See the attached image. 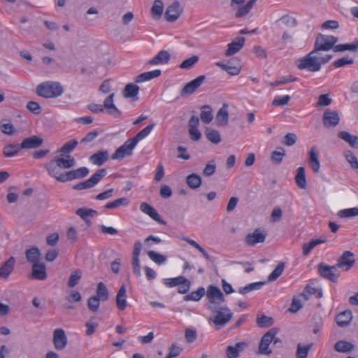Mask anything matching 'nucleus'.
<instances>
[{"mask_svg":"<svg viewBox=\"0 0 358 358\" xmlns=\"http://www.w3.org/2000/svg\"><path fill=\"white\" fill-rule=\"evenodd\" d=\"M332 58L331 55L322 56L320 52L312 50L306 56L297 59L296 66L300 70L317 72L321 70L322 66L327 64Z\"/></svg>","mask_w":358,"mask_h":358,"instance_id":"nucleus-1","label":"nucleus"},{"mask_svg":"<svg viewBox=\"0 0 358 358\" xmlns=\"http://www.w3.org/2000/svg\"><path fill=\"white\" fill-rule=\"evenodd\" d=\"M76 164L75 159L67 155L64 157H57L50 160L45 164L48 174L58 181L59 177L62 175L60 169H67L73 167Z\"/></svg>","mask_w":358,"mask_h":358,"instance_id":"nucleus-2","label":"nucleus"},{"mask_svg":"<svg viewBox=\"0 0 358 358\" xmlns=\"http://www.w3.org/2000/svg\"><path fill=\"white\" fill-rule=\"evenodd\" d=\"M114 96L115 94L112 93L106 98L103 105L90 103L87 106V108L93 113H101L106 109L108 114L119 117L121 116L122 113L114 104Z\"/></svg>","mask_w":358,"mask_h":358,"instance_id":"nucleus-3","label":"nucleus"},{"mask_svg":"<svg viewBox=\"0 0 358 358\" xmlns=\"http://www.w3.org/2000/svg\"><path fill=\"white\" fill-rule=\"evenodd\" d=\"M63 92L64 88L58 82L48 81L42 83L36 87L37 94L45 99L58 97Z\"/></svg>","mask_w":358,"mask_h":358,"instance_id":"nucleus-4","label":"nucleus"},{"mask_svg":"<svg viewBox=\"0 0 358 358\" xmlns=\"http://www.w3.org/2000/svg\"><path fill=\"white\" fill-rule=\"evenodd\" d=\"M206 296L208 302L206 304V307L210 311H215L216 307L224 301V296L221 290L212 285L207 289Z\"/></svg>","mask_w":358,"mask_h":358,"instance_id":"nucleus-5","label":"nucleus"},{"mask_svg":"<svg viewBox=\"0 0 358 358\" xmlns=\"http://www.w3.org/2000/svg\"><path fill=\"white\" fill-rule=\"evenodd\" d=\"M215 313L214 317H211L209 320L215 326L219 329L226 325L232 318L233 313L227 306H217L215 311H211Z\"/></svg>","mask_w":358,"mask_h":358,"instance_id":"nucleus-6","label":"nucleus"},{"mask_svg":"<svg viewBox=\"0 0 358 358\" xmlns=\"http://www.w3.org/2000/svg\"><path fill=\"white\" fill-rule=\"evenodd\" d=\"M338 40L336 36L319 34L315 38L313 50L316 52L329 51L332 49Z\"/></svg>","mask_w":358,"mask_h":358,"instance_id":"nucleus-7","label":"nucleus"},{"mask_svg":"<svg viewBox=\"0 0 358 358\" xmlns=\"http://www.w3.org/2000/svg\"><path fill=\"white\" fill-rule=\"evenodd\" d=\"M277 329L272 328L263 335L259 343L258 354L269 356L273 353L270 345L273 340L274 334H277Z\"/></svg>","mask_w":358,"mask_h":358,"instance_id":"nucleus-8","label":"nucleus"},{"mask_svg":"<svg viewBox=\"0 0 358 358\" xmlns=\"http://www.w3.org/2000/svg\"><path fill=\"white\" fill-rule=\"evenodd\" d=\"M107 171L105 169L97 170L89 179L73 186V189L82 190L94 187L103 178Z\"/></svg>","mask_w":358,"mask_h":358,"instance_id":"nucleus-9","label":"nucleus"},{"mask_svg":"<svg viewBox=\"0 0 358 358\" xmlns=\"http://www.w3.org/2000/svg\"><path fill=\"white\" fill-rule=\"evenodd\" d=\"M137 143L131 138L124 142V143L118 148L112 155V159L122 160L125 156L132 155L133 150L136 146Z\"/></svg>","mask_w":358,"mask_h":358,"instance_id":"nucleus-10","label":"nucleus"},{"mask_svg":"<svg viewBox=\"0 0 358 358\" xmlns=\"http://www.w3.org/2000/svg\"><path fill=\"white\" fill-rule=\"evenodd\" d=\"M317 271L322 278L333 282H336L339 276L336 264L334 266H329L323 262L320 263L317 266Z\"/></svg>","mask_w":358,"mask_h":358,"instance_id":"nucleus-11","label":"nucleus"},{"mask_svg":"<svg viewBox=\"0 0 358 358\" xmlns=\"http://www.w3.org/2000/svg\"><path fill=\"white\" fill-rule=\"evenodd\" d=\"M90 171L87 167H80L77 169L66 171L58 178V182H66L76 179L83 178L87 176Z\"/></svg>","mask_w":358,"mask_h":358,"instance_id":"nucleus-12","label":"nucleus"},{"mask_svg":"<svg viewBox=\"0 0 358 358\" xmlns=\"http://www.w3.org/2000/svg\"><path fill=\"white\" fill-rule=\"evenodd\" d=\"M355 263L354 254L350 251L346 250L338 259L336 266L337 268H342L344 271H348L353 267Z\"/></svg>","mask_w":358,"mask_h":358,"instance_id":"nucleus-13","label":"nucleus"},{"mask_svg":"<svg viewBox=\"0 0 358 358\" xmlns=\"http://www.w3.org/2000/svg\"><path fill=\"white\" fill-rule=\"evenodd\" d=\"M52 343L57 350H63L67 345L68 340L64 329H55L52 335Z\"/></svg>","mask_w":358,"mask_h":358,"instance_id":"nucleus-14","label":"nucleus"},{"mask_svg":"<svg viewBox=\"0 0 358 358\" xmlns=\"http://www.w3.org/2000/svg\"><path fill=\"white\" fill-rule=\"evenodd\" d=\"M340 122V117L338 111L327 110L322 115V123L324 127H336Z\"/></svg>","mask_w":358,"mask_h":358,"instance_id":"nucleus-15","label":"nucleus"},{"mask_svg":"<svg viewBox=\"0 0 358 358\" xmlns=\"http://www.w3.org/2000/svg\"><path fill=\"white\" fill-rule=\"evenodd\" d=\"M205 79L206 76L202 75L187 83L180 90L181 96L185 97L193 94L201 86Z\"/></svg>","mask_w":358,"mask_h":358,"instance_id":"nucleus-16","label":"nucleus"},{"mask_svg":"<svg viewBox=\"0 0 358 358\" xmlns=\"http://www.w3.org/2000/svg\"><path fill=\"white\" fill-rule=\"evenodd\" d=\"M182 13V8L178 1H175L166 10L164 17L168 22L176 21Z\"/></svg>","mask_w":358,"mask_h":358,"instance_id":"nucleus-17","label":"nucleus"},{"mask_svg":"<svg viewBox=\"0 0 358 358\" xmlns=\"http://www.w3.org/2000/svg\"><path fill=\"white\" fill-rule=\"evenodd\" d=\"M140 210L145 214L149 215L152 219L158 223L164 225L166 224V222L161 218L157 211L148 203H141L140 205Z\"/></svg>","mask_w":358,"mask_h":358,"instance_id":"nucleus-18","label":"nucleus"},{"mask_svg":"<svg viewBox=\"0 0 358 358\" xmlns=\"http://www.w3.org/2000/svg\"><path fill=\"white\" fill-rule=\"evenodd\" d=\"M43 140L41 136H31L24 138L20 144L21 149H35L39 148L43 144Z\"/></svg>","mask_w":358,"mask_h":358,"instance_id":"nucleus-19","label":"nucleus"},{"mask_svg":"<svg viewBox=\"0 0 358 358\" xmlns=\"http://www.w3.org/2000/svg\"><path fill=\"white\" fill-rule=\"evenodd\" d=\"M15 259L10 257L0 266V279L7 280L14 270Z\"/></svg>","mask_w":358,"mask_h":358,"instance_id":"nucleus-20","label":"nucleus"},{"mask_svg":"<svg viewBox=\"0 0 358 358\" xmlns=\"http://www.w3.org/2000/svg\"><path fill=\"white\" fill-rule=\"evenodd\" d=\"M31 277L34 279L44 280L47 278L45 265L42 262H38L32 265Z\"/></svg>","mask_w":358,"mask_h":358,"instance_id":"nucleus-21","label":"nucleus"},{"mask_svg":"<svg viewBox=\"0 0 358 358\" xmlns=\"http://www.w3.org/2000/svg\"><path fill=\"white\" fill-rule=\"evenodd\" d=\"M217 125L219 127H225L229 122L228 105L223 103L222 106L219 109L215 116Z\"/></svg>","mask_w":358,"mask_h":358,"instance_id":"nucleus-22","label":"nucleus"},{"mask_svg":"<svg viewBox=\"0 0 358 358\" xmlns=\"http://www.w3.org/2000/svg\"><path fill=\"white\" fill-rule=\"evenodd\" d=\"M245 41V38L241 36L237 37L234 41L229 43L225 55L229 57L238 52L243 47Z\"/></svg>","mask_w":358,"mask_h":358,"instance_id":"nucleus-23","label":"nucleus"},{"mask_svg":"<svg viewBox=\"0 0 358 358\" xmlns=\"http://www.w3.org/2000/svg\"><path fill=\"white\" fill-rule=\"evenodd\" d=\"M109 159V153L106 150L96 152L90 157V161L94 165L101 166Z\"/></svg>","mask_w":358,"mask_h":358,"instance_id":"nucleus-24","label":"nucleus"},{"mask_svg":"<svg viewBox=\"0 0 358 358\" xmlns=\"http://www.w3.org/2000/svg\"><path fill=\"white\" fill-rule=\"evenodd\" d=\"M116 306L120 310H124L127 306V289L124 284H122L116 295Z\"/></svg>","mask_w":358,"mask_h":358,"instance_id":"nucleus-25","label":"nucleus"},{"mask_svg":"<svg viewBox=\"0 0 358 358\" xmlns=\"http://www.w3.org/2000/svg\"><path fill=\"white\" fill-rule=\"evenodd\" d=\"M247 346L248 343L246 342H238L234 346H227L226 349L227 358H237L239 356V353Z\"/></svg>","mask_w":358,"mask_h":358,"instance_id":"nucleus-26","label":"nucleus"},{"mask_svg":"<svg viewBox=\"0 0 358 358\" xmlns=\"http://www.w3.org/2000/svg\"><path fill=\"white\" fill-rule=\"evenodd\" d=\"M266 234L262 233L259 229H255L253 233L249 234L245 237V242L249 245H255L259 243H264Z\"/></svg>","mask_w":358,"mask_h":358,"instance_id":"nucleus-27","label":"nucleus"},{"mask_svg":"<svg viewBox=\"0 0 358 358\" xmlns=\"http://www.w3.org/2000/svg\"><path fill=\"white\" fill-rule=\"evenodd\" d=\"M139 87L134 83H128L124 87L122 94L127 99H132L134 101L138 99V94L139 92Z\"/></svg>","mask_w":358,"mask_h":358,"instance_id":"nucleus-28","label":"nucleus"},{"mask_svg":"<svg viewBox=\"0 0 358 358\" xmlns=\"http://www.w3.org/2000/svg\"><path fill=\"white\" fill-rule=\"evenodd\" d=\"M309 164L313 172L317 173L320 169L319 152L315 146H313L309 152Z\"/></svg>","mask_w":358,"mask_h":358,"instance_id":"nucleus-29","label":"nucleus"},{"mask_svg":"<svg viewBox=\"0 0 358 358\" xmlns=\"http://www.w3.org/2000/svg\"><path fill=\"white\" fill-rule=\"evenodd\" d=\"M352 320V312L349 310H344L336 317V322L338 326L345 327L350 324Z\"/></svg>","mask_w":358,"mask_h":358,"instance_id":"nucleus-30","label":"nucleus"},{"mask_svg":"<svg viewBox=\"0 0 358 358\" xmlns=\"http://www.w3.org/2000/svg\"><path fill=\"white\" fill-rule=\"evenodd\" d=\"M170 54L166 50H161L152 59L148 61L150 65L165 64L170 60Z\"/></svg>","mask_w":358,"mask_h":358,"instance_id":"nucleus-31","label":"nucleus"},{"mask_svg":"<svg viewBox=\"0 0 358 358\" xmlns=\"http://www.w3.org/2000/svg\"><path fill=\"white\" fill-rule=\"evenodd\" d=\"M182 240L186 241L187 243H188L189 245H191L192 247H194V248H196V250H198L201 254L204 257V258L210 262H215L216 259L212 256H210L208 255V253L207 252V251L203 248L198 243H196L195 241L188 238V237H185V236H182L181 238Z\"/></svg>","mask_w":358,"mask_h":358,"instance_id":"nucleus-32","label":"nucleus"},{"mask_svg":"<svg viewBox=\"0 0 358 358\" xmlns=\"http://www.w3.org/2000/svg\"><path fill=\"white\" fill-rule=\"evenodd\" d=\"M338 136L347 142L351 148H358V136L352 135L350 133L342 131L338 132Z\"/></svg>","mask_w":358,"mask_h":358,"instance_id":"nucleus-33","label":"nucleus"},{"mask_svg":"<svg viewBox=\"0 0 358 358\" xmlns=\"http://www.w3.org/2000/svg\"><path fill=\"white\" fill-rule=\"evenodd\" d=\"M354 344L344 340L338 341L334 345L335 350L341 353H350L354 350Z\"/></svg>","mask_w":358,"mask_h":358,"instance_id":"nucleus-34","label":"nucleus"},{"mask_svg":"<svg viewBox=\"0 0 358 358\" xmlns=\"http://www.w3.org/2000/svg\"><path fill=\"white\" fill-rule=\"evenodd\" d=\"M25 256L27 262L34 265V264L39 262L41 252L37 247L34 246L26 250Z\"/></svg>","mask_w":358,"mask_h":358,"instance_id":"nucleus-35","label":"nucleus"},{"mask_svg":"<svg viewBox=\"0 0 358 358\" xmlns=\"http://www.w3.org/2000/svg\"><path fill=\"white\" fill-rule=\"evenodd\" d=\"M161 75V70L156 69L151 71L145 72L139 74L135 78L136 83H143L157 78Z\"/></svg>","mask_w":358,"mask_h":358,"instance_id":"nucleus-36","label":"nucleus"},{"mask_svg":"<svg viewBox=\"0 0 358 358\" xmlns=\"http://www.w3.org/2000/svg\"><path fill=\"white\" fill-rule=\"evenodd\" d=\"M295 182L300 189H305L306 188L307 182L304 167L301 166L297 169Z\"/></svg>","mask_w":358,"mask_h":358,"instance_id":"nucleus-37","label":"nucleus"},{"mask_svg":"<svg viewBox=\"0 0 358 358\" xmlns=\"http://www.w3.org/2000/svg\"><path fill=\"white\" fill-rule=\"evenodd\" d=\"M200 117L205 124H209L213 120V109L210 106L204 105L201 107Z\"/></svg>","mask_w":358,"mask_h":358,"instance_id":"nucleus-38","label":"nucleus"},{"mask_svg":"<svg viewBox=\"0 0 358 358\" xmlns=\"http://www.w3.org/2000/svg\"><path fill=\"white\" fill-rule=\"evenodd\" d=\"M76 213L87 222L89 221V217H94L98 215V212L96 210L87 208H78Z\"/></svg>","mask_w":358,"mask_h":358,"instance_id":"nucleus-39","label":"nucleus"},{"mask_svg":"<svg viewBox=\"0 0 358 358\" xmlns=\"http://www.w3.org/2000/svg\"><path fill=\"white\" fill-rule=\"evenodd\" d=\"M21 150L20 144H9L3 147V154L6 157H11L17 155Z\"/></svg>","mask_w":358,"mask_h":358,"instance_id":"nucleus-40","label":"nucleus"},{"mask_svg":"<svg viewBox=\"0 0 358 358\" xmlns=\"http://www.w3.org/2000/svg\"><path fill=\"white\" fill-rule=\"evenodd\" d=\"M186 182L191 189H197L201 185V178L196 173H192L187 176Z\"/></svg>","mask_w":358,"mask_h":358,"instance_id":"nucleus-41","label":"nucleus"},{"mask_svg":"<svg viewBox=\"0 0 358 358\" xmlns=\"http://www.w3.org/2000/svg\"><path fill=\"white\" fill-rule=\"evenodd\" d=\"M205 134L207 139L214 144H218L221 141V136L217 130L208 127Z\"/></svg>","mask_w":358,"mask_h":358,"instance_id":"nucleus-42","label":"nucleus"},{"mask_svg":"<svg viewBox=\"0 0 358 358\" xmlns=\"http://www.w3.org/2000/svg\"><path fill=\"white\" fill-rule=\"evenodd\" d=\"M164 3L162 0H155L151 8V14L155 19H159L163 13Z\"/></svg>","mask_w":358,"mask_h":358,"instance_id":"nucleus-43","label":"nucleus"},{"mask_svg":"<svg viewBox=\"0 0 358 358\" xmlns=\"http://www.w3.org/2000/svg\"><path fill=\"white\" fill-rule=\"evenodd\" d=\"M94 296L102 301H106L108 299V291L106 285L102 282L98 283L96 295Z\"/></svg>","mask_w":358,"mask_h":358,"instance_id":"nucleus-44","label":"nucleus"},{"mask_svg":"<svg viewBox=\"0 0 358 358\" xmlns=\"http://www.w3.org/2000/svg\"><path fill=\"white\" fill-rule=\"evenodd\" d=\"M129 199L125 197L119 198L113 201L107 203L104 206V208L106 209H114L117 208L120 206H127L129 204Z\"/></svg>","mask_w":358,"mask_h":358,"instance_id":"nucleus-45","label":"nucleus"},{"mask_svg":"<svg viewBox=\"0 0 358 358\" xmlns=\"http://www.w3.org/2000/svg\"><path fill=\"white\" fill-rule=\"evenodd\" d=\"M313 346V343H310L308 345H303L301 343H299L297 345V349L296 352V358H306L308 355V352L310 350Z\"/></svg>","mask_w":358,"mask_h":358,"instance_id":"nucleus-46","label":"nucleus"},{"mask_svg":"<svg viewBox=\"0 0 358 358\" xmlns=\"http://www.w3.org/2000/svg\"><path fill=\"white\" fill-rule=\"evenodd\" d=\"M205 293H206L205 289L203 287H201L197 290L193 291L190 294H187L184 297V300L186 301H198L201 299V297L203 296H204Z\"/></svg>","mask_w":358,"mask_h":358,"instance_id":"nucleus-47","label":"nucleus"},{"mask_svg":"<svg viewBox=\"0 0 358 358\" xmlns=\"http://www.w3.org/2000/svg\"><path fill=\"white\" fill-rule=\"evenodd\" d=\"M285 267V262H279L275 269L271 272V273L268 276V282H273L277 280L282 273Z\"/></svg>","mask_w":358,"mask_h":358,"instance_id":"nucleus-48","label":"nucleus"},{"mask_svg":"<svg viewBox=\"0 0 358 358\" xmlns=\"http://www.w3.org/2000/svg\"><path fill=\"white\" fill-rule=\"evenodd\" d=\"M186 280L187 278L182 275L176 278H166L164 280V285L169 287H173L185 283L187 282Z\"/></svg>","mask_w":358,"mask_h":358,"instance_id":"nucleus-49","label":"nucleus"},{"mask_svg":"<svg viewBox=\"0 0 358 358\" xmlns=\"http://www.w3.org/2000/svg\"><path fill=\"white\" fill-rule=\"evenodd\" d=\"M81 277L82 272L80 270L77 269L73 271L69 278L68 286L70 288H73L75 286H76L78 284L80 280L81 279Z\"/></svg>","mask_w":358,"mask_h":358,"instance_id":"nucleus-50","label":"nucleus"},{"mask_svg":"<svg viewBox=\"0 0 358 358\" xmlns=\"http://www.w3.org/2000/svg\"><path fill=\"white\" fill-rule=\"evenodd\" d=\"M148 255L152 261L159 265L164 264L167 259L165 255H161L152 250L148 251Z\"/></svg>","mask_w":358,"mask_h":358,"instance_id":"nucleus-51","label":"nucleus"},{"mask_svg":"<svg viewBox=\"0 0 358 358\" xmlns=\"http://www.w3.org/2000/svg\"><path fill=\"white\" fill-rule=\"evenodd\" d=\"M285 155V150L282 148L279 147L276 150L272 152L271 158L274 164H280L282 162Z\"/></svg>","mask_w":358,"mask_h":358,"instance_id":"nucleus-52","label":"nucleus"},{"mask_svg":"<svg viewBox=\"0 0 358 358\" xmlns=\"http://www.w3.org/2000/svg\"><path fill=\"white\" fill-rule=\"evenodd\" d=\"M256 322L257 326L259 327H268L273 324V319L271 317L262 315L257 317Z\"/></svg>","mask_w":358,"mask_h":358,"instance_id":"nucleus-53","label":"nucleus"},{"mask_svg":"<svg viewBox=\"0 0 358 358\" xmlns=\"http://www.w3.org/2000/svg\"><path fill=\"white\" fill-rule=\"evenodd\" d=\"M345 157L347 162L350 164L352 169L358 173V159L352 152L350 150L345 152Z\"/></svg>","mask_w":358,"mask_h":358,"instance_id":"nucleus-54","label":"nucleus"},{"mask_svg":"<svg viewBox=\"0 0 358 358\" xmlns=\"http://www.w3.org/2000/svg\"><path fill=\"white\" fill-rule=\"evenodd\" d=\"M5 120H2L0 122V130L1 131L6 135H13L15 133V129L11 123H6Z\"/></svg>","mask_w":358,"mask_h":358,"instance_id":"nucleus-55","label":"nucleus"},{"mask_svg":"<svg viewBox=\"0 0 358 358\" xmlns=\"http://www.w3.org/2000/svg\"><path fill=\"white\" fill-rule=\"evenodd\" d=\"M155 125V124L154 123L150 124L141 131H139L134 137H133V138L138 143L139 141L145 138L151 132Z\"/></svg>","mask_w":358,"mask_h":358,"instance_id":"nucleus-56","label":"nucleus"},{"mask_svg":"<svg viewBox=\"0 0 358 358\" xmlns=\"http://www.w3.org/2000/svg\"><path fill=\"white\" fill-rule=\"evenodd\" d=\"M155 125V124L154 123L150 124L141 131H139L134 137H133V138L138 143L139 141L145 138L151 132Z\"/></svg>","mask_w":358,"mask_h":358,"instance_id":"nucleus-57","label":"nucleus"},{"mask_svg":"<svg viewBox=\"0 0 358 358\" xmlns=\"http://www.w3.org/2000/svg\"><path fill=\"white\" fill-rule=\"evenodd\" d=\"M338 216L341 218L358 216V208H346L339 210Z\"/></svg>","mask_w":358,"mask_h":358,"instance_id":"nucleus-58","label":"nucleus"},{"mask_svg":"<svg viewBox=\"0 0 358 358\" xmlns=\"http://www.w3.org/2000/svg\"><path fill=\"white\" fill-rule=\"evenodd\" d=\"M101 301L95 296L90 297L87 300L88 309L93 313H96L99 310Z\"/></svg>","mask_w":358,"mask_h":358,"instance_id":"nucleus-59","label":"nucleus"},{"mask_svg":"<svg viewBox=\"0 0 358 358\" xmlns=\"http://www.w3.org/2000/svg\"><path fill=\"white\" fill-rule=\"evenodd\" d=\"M199 61V57L193 55L191 57L184 60L179 66L182 69H190Z\"/></svg>","mask_w":358,"mask_h":358,"instance_id":"nucleus-60","label":"nucleus"},{"mask_svg":"<svg viewBox=\"0 0 358 358\" xmlns=\"http://www.w3.org/2000/svg\"><path fill=\"white\" fill-rule=\"evenodd\" d=\"M78 141L76 139H71L64 143V145L59 150L60 153H69L77 146Z\"/></svg>","mask_w":358,"mask_h":358,"instance_id":"nucleus-61","label":"nucleus"},{"mask_svg":"<svg viewBox=\"0 0 358 358\" xmlns=\"http://www.w3.org/2000/svg\"><path fill=\"white\" fill-rule=\"evenodd\" d=\"M290 96L289 95H285V96H275L273 100L272 101V106H283L287 105L289 100Z\"/></svg>","mask_w":358,"mask_h":358,"instance_id":"nucleus-62","label":"nucleus"},{"mask_svg":"<svg viewBox=\"0 0 358 358\" xmlns=\"http://www.w3.org/2000/svg\"><path fill=\"white\" fill-rule=\"evenodd\" d=\"M297 136L294 133L287 134L282 140V143L286 146H292L296 143Z\"/></svg>","mask_w":358,"mask_h":358,"instance_id":"nucleus-63","label":"nucleus"},{"mask_svg":"<svg viewBox=\"0 0 358 358\" xmlns=\"http://www.w3.org/2000/svg\"><path fill=\"white\" fill-rule=\"evenodd\" d=\"M332 102V99L330 98L328 94H321L317 102V107H324L329 106Z\"/></svg>","mask_w":358,"mask_h":358,"instance_id":"nucleus-64","label":"nucleus"}]
</instances>
